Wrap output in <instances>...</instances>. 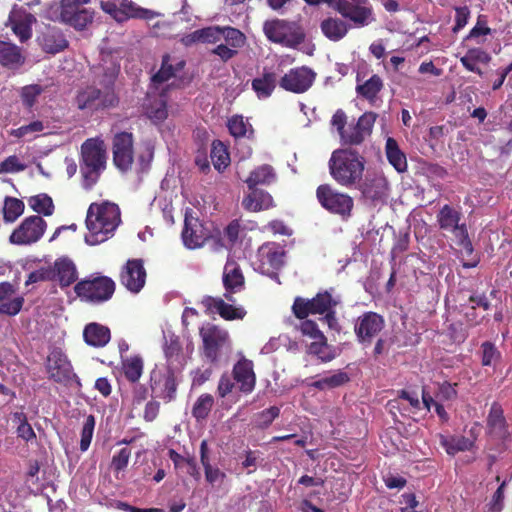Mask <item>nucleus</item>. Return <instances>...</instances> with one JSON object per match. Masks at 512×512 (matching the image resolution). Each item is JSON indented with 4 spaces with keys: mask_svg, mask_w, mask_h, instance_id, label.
Instances as JSON below:
<instances>
[{
    "mask_svg": "<svg viewBox=\"0 0 512 512\" xmlns=\"http://www.w3.org/2000/svg\"><path fill=\"white\" fill-rule=\"evenodd\" d=\"M92 85L80 89L75 97V104L82 111H99L116 107L119 97L115 92V82L119 74V66L111 64L98 67L94 71Z\"/></svg>",
    "mask_w": 512,
    "mask_h": 512,
    "instance_id": "nucleus-1",
    "label": "nucleus"
},
{
    "mask_svg": "<svg viewBox=\"0 0 512 512\" xmlns=\"http://www.w3.org/2000/svg\"><path fill=\"white\" fill-rule=\"evenodd\" d=\"M88 233L85 242L89 245H98L114 235L121 223V212L117 204L103 201L91 203L86 215Z\"/></svg>",
    "mask_w": 512,
    "mask_h": 512,
    "instance_id": "nucleus-2",
    "label": "nucleus"
},
{
    "mask_svg": "<svg viewBox=\"0 0 512 512\" xmlns=\"http://www.w3.org/2000/svg\"><path fill=\"white\" fill-rule=\"evenodd\" d=\"M365 166V157L351 147L334 150L328 161L331 178L346 188L357 187L362 182Z\"/></svg>",
    "mask_w": 512,
    "mask_h": 512,
    "instance_id": "nucleus-3",
    "label": "nucleus"
},
{
    "mask_svg": "<svg viewBox=\"0 0 512 512\" xmlns=\"http://www.w3.org/2000/svg\"><path fill=\"white\" fill-rule=\"evenodd\" d=\"M107 151L104 141L99 138H89L81 145L80 173L82 187L91 190L99 181L101 174L106 169Z\"/></svg>",
    "mask_w": 512,
    "mask_h": 512,
    "instance_id": "nucleus-4",
    "label": "nucleus"
},
{
    "mask_svg": "<svg viewBox=\"0 0 512 512\" xmlns=\"http://www.w3.org/2000/svg\"><path fill=\"white\" fill-rule=\"evenodd\" d=\"M115 289V281L100 274L82 279L74 286V292L82 301L93 304L110 300L115 293Z\"/></svg>",
    "mask_w": 512,
    "mask_h": 512,
    "instance_id": "nucleus-5",
    "label": "nucleus"
},
{
    "mask_svg": "<svg viewBox=\"0 0 512 512\" xmlns=\"http://www.w3.org/2000/svg\"><path fill=\"white\" fill-rule=\"evenodd\" d=\"M316 198L323 209L333 215L347 220L354 208L353 198L344 192L335 189L331 184H321L316 189Z\"/></svg>",
    "mask_w": 512,
    "mask_h": 512,
    "instance_id": "nucleus-6",
    "label": "nucleus"
},
{
    "mask_svg": "<svg viewBox=\"0 0 512 512\" xmlns=\"http://www.w3.org/2000/svg\"><path fill=\"white\" fill-rule=\"evenodd\" d=\"M263 31L268 40L287 48H296L305 40V33L300 26L282 19L266 21Z\"/></svg>",
    "mask_w": 512,
    "mask_h": 512,
    "instance_id": "nucleus-7",
    "label": "nucleus"
},
{
    "mask_svg": "<svg viewBox=\"0 0 512 512\" xmlns=\"http://www.w3.org/2000/svg\"><path fill=\"white\" fill-rule=\"evenodd\" d=\"M202 354L210 363H217L223 348L230 346L229 332L216 324L207 322L199 329Z\"/></svg>",
    "mask_w": 512,
    "mask_h": 512,
    "instance_id": "nucleus-8",
    "label": "nucleus"
},
{
    "mask_svg": "<svg viewBox=\"0 0 512 512\" xmlns=\"http://www.w3.org/2000/svg\"><path fill=\"white\" fill-rule=\"evenodd\" d=\"M330 7L356 27H365L375 20L368 0H331Z\"/></svg>",
    "mask_w": 512,
    "mask_h": 512,
    "instance_id": "nucleus-9",
    "label": "nucleus"
},
{
    "mask_svg": "<svg viewBox=\"0 0 512 512\" xmlns=\"http://www.w3.org/2000/svg\"><path fill=\"white\" fill-rule=\"evenodd\" d=\"M179 381L175 371L166 366L164 369H154L150 373V387L155 397L164 403H170L177 397Z\"/></svg>",
    "mask_w": 512,
    "mask_h": 512,
    "instance_id": "nucleus-10",
    "label": "nucleus"
},
{
    "mask_svg": "<svg viewBox=\"0 0 512 512\" xmlns=\"http://www.w3.org/2000/svg\"><path fill=\"white\" fill-rule=\"evenodd\" d=\"M257 258L259 271L272 279H277V272L284 265V249L275 242H266L258 248Z\"/></svg>",
    "mask_w": 512,
    "mask_h": 512,
    "instance_id": "nucleus-11",
    "label": "nucleus"
},
{
    "mask_svg": "<svg viewBox=\"0 0 512 512\" xmlns=\"http://www.w3.org/2000/svg\"><path fill=\"white\" fill-rule=\"evenodd\" d=\"M47 229V222L39 215L25 218L10 235V242L16 245H31L38 242Z\"/></svg>",
    "mask_w": 512,
    "mask_h": 512,
    "instance_id": "nucleus-12",
    "label": "nucleus"
},
{
    "mask_svg": "<svg viewBox=\"0 0 512 512\" xmlns=\"http://www.w3.org/2000/svg\"><path fill=\"white\" fill-rule=\"evenodd\" d=\"M385 320L376 312H365L359 316L354 326L356 338L360 344L367 347L384 329Z\"/></svg>",
    "mask_w": 512,
    "mask_h": 512,
    "instance_id": "nucleus-13",
    "label": "nucleus"
},
{
    "mask_svg": "<svg viewBox=\"0 0 512 512\" xmlns=\"http://www.w3.org/2000/svg\"><path fill=\"white\" fill-rule=\"evenodd\" d=\"M316 79V73L307 66L291 68L279 80V86L288 92L302 94L308 91Z\"/></svg>",
    "mask_w": 512,
    "mask_h": 512,
    "instance_id": "nucleus-14",
    "label": "nucleus"
},
{
    "mask_svg": "<svg viewBox=\"0 0 512 512\" xmlns=\"http://www.w3.org/2000/svg\"><path fill=\"white\" fill-rule=\"evenodd\" d=\"M134 137L130 132L116 133L112 140L113 163L119 170L131 169L134 161Z\"/></svg>",
    "mask_w": 512,
    "mask_h": 512,
    "instance_id": "nucleus-15",
    "label": "nucleus"
},
{
    "mask_svg": "<svg viewBox=\"0 0 512 512\" xmlns=\"http://www.w3.org/2000/svg\"><path fill=\"white\" fill-rule=\"evenodd\" d=\"M147 272L142 259H128L121 267L119 281L129 292L138 294L145 286Z\"/></svg>",
    "mask_w": 512,
    "mask_h": 512,
    "instance_id": "nucleus-16",
    "label": "nucleus"
},
{
    "mask_svg": "<svg viewBox=\"0 0 512 512\" xmlns=\"http://www.w3.org/2000/svg\"><path fill=\"white\" fill-rule=\"evenodd\" d=\"M181 237L183 244L189 249L202 247L210 237L209 230L199 218L192 215L191 209L187 210L185 213Z\"/></svg>",
    "mask_w": 512,
    "mask_h": 512,
    "instance_id": "nucleus-17",
    "label": "nucleus"
},
{
    "mask_svg": "<svg viewBox=\"0 0 512 512\" xmlns=\"http://www.w3.org/2000/svg\"><path fill=\"white\" fill-rule=\"evenodd\" d=\"M378 115L375 112H365L355 124H351L341 137V142L345 145H360L372 134L374 124Z\"/></svg>",
    "mask_w": 512,
    "mask_h": 512,
    "instance_id": "nucleus-18",
    "label": "nucleus"
},
{
    "mask_svg": "<svg viewBox=\"0 0 512 512\" xmlns=\"http://www.w3.org/2000/svg\"><path fill=\"white\" fill-rule=\"evenodd\" d=\"M201 304L207 314L217 313L227 321L242 320L247 314L242 306L226 303L221 297L204 296Z\"/></svg>",
    "mask_w": 512,
    "mask_h": 512,
    "instance_id": "nucleus-19",
    "label": "nucleus"
},
{
    "mask_svg": "<svg viewBox=\"0 0 512 512\" xmlns=\"http://www.w3.org/2000/svg\"><path fill=\"white\" fill-rule=\"evenodd\" d=\"M36 42L47 54H58L68 48L69 42L63 31L55 26H46L37 35Z\"/></svg>",
    "mask_w": 512,
    "mask_h": 512,
    "instance_id": "nucleus-20",
    "label": "nucleus"
},
{
    "mask_svg": "<svg viewBox=\"0 0 512 512\" xmlns=\"http://www.w3.org/2000/svg\"><path fill=\"white\" fill-rule=\"evenodd\" d=\"M47 372L57 383L69 382L75 374L67 356L60 350H53L47 358Z\"/></svg>",
    "mask_w": 512,
    "mask_h": 512,
    "instance_id": "nucleus-21",
    "label": "nucleus"
},
{
    "mask_svg": "<svg viewBox=\"0 0 512 512\" xmlns=\"http://www.w3.org/2000/svg\"><path fill=\"white\" fill-rule=\"evenodd\" d=\"M461 219L462 213L448 204H445L436 215L439 228L452 233L455 238L463 236L467 230L465 223H461Z\"/></svg>",
    "mask_w": 512,
    "mask_h": 512,
    "instance_id": "nucleus-22",
    "label": "nucleus"
},
{
    "mask_svg": "<svg viewBox=\"0 0 512 512\" xmlns=\"http://www.w3.org/2000/svg\"><path fill=\"white\" fill-rule=\"evenodd\" d=\"M361 191L364 198L374 203L382 202L386 199L389 190V183L382 175L367 177L356 187Z\"/></svg>",
    "mask_w": 512,
    "mask_h": 512,
    "instance_id": "nucleus-23",
    "label": "nucleus"
},
{
    "mask_svg": "<svg viewBox=\"0 0 512 512\" xmlns=\"http://www.w3.org/2000/svg\"><path fill=\"white\" fill-rule=\"evenodd\" d=\"M233 379L238 384L239 390L244 394H250L256 385V375L253 370V362L246 358L237 361L232 369Z\"/></svg>",
    "mask_w": 512,
    "mask_h": 512,
    "instance_id": "nucleus-24",
    "label": "nucleus"
},
{
    "mask_svg": "<svg viewBox=\"0 0 512 512\" xmlns=\"http://www.w3.org/2000/svg\"><path fill=\"white\" fill-rule=\"evenodd\" d=\"M186 65L184 60H173L169 54H164L160 69L151 77L150 88L158 90L160 86L171 78H174L178 72L182 71Z\"/></svg>",
    "mask_w": 512,
    "mask_h": 512,
    "instance_id": "nucleus-25",
    "label": "nucleus"
},
{
    "mask_svg": "<svg viewBox=\"0 0 512 512\" xmlns=\"http://www.w3.org/2000/svg\"><path fill=\"white\" fill-rule=\"evenodd\" d=\"M224 297L234 302L233 294L244 289L245 279L240 267L236 263H227L223 271Z\"/></svg>",
    "mask_w": 512,
    "mask_h": 512,
    "instance_id": "nucleus-26",
    "label": "nucleus"
},
{
    "mask_svg": "<svg viewBox=\"0 0 512 512\" xmlns=\"http://www.w3.org/2000/svg\"><path fill=\"white\" fill-rule=\"evenodd\" d=\"M14 293L15 290L11 283H0V314L15 316L21 311L24 298L18 296L10 299Z\"/></svg>",
    "mask_w": 512,
    "mask_h": 512,
    "instance_id": "nucleus-27",
    "label": "nucleus"
},
{
    "mask_svg": "<svg viewBox=\"0 0 512 512\" xmlns=\"http://www.w3.org/2000/svg\"><path fill=\"white\" fill-rule=\"evenodd\" d=\"M54 280L59 281V285L64 288L73 284L77 278V268L72 260L67 257L58 258L52 266Z\"/></svg>",
    "mask_w": 512,
    "mask_h": 512,
    "instance_id": "nucleus-28",
    "label": "nucleus"
},
{
    "mask_svg": "<svg viewBox=\"0 0 512 512\" xmlns=\"http://www.w3.org/2000/svg\"><path fill=\"white\" fill-rule=\"evenodd\" d=\"M83 338L87 345L102 348L109 343L111 332L107 326L91 322L84 327Z\"/></svg>",
    "mask_w": 512,
    "mask_h": 512,
    "instance_id": "nucleus-29",
    "label": "nucleus"
},
{
    "mask_svg": "<svg viewBox=\"0 0 512 512\" xmlns=\"http://www.w3.org/2000/svg\"><path fill=\"white\" fill-rule=\"evenodd\" d=\"M242 200V206L249 212L268 210L274 206L273 197L262 189H253Z\"/></svg>",
    "mask_w": 512,
    "mask_h": 512,
    "instance_id": "nucleus-30",
    "label": "nucleus"
},
{
    "mask_svg": "<svg viewBox=\"0 0 512 512\" xmlns=\"http://www.w3.org/2000/svg\"><path fill=\"white\" fill-rule=\"evenodd\" d=\"M384 83L381 77L373 74L368 80L360 83L357 76L356 93L359 97L364 98L369 104L374 105L378 99V94L383 89Z\"/></svg>",
    "mask_w": 512,
    "mask_h": 512,
    "instance_id": "nucleus-31",
    "label": "nucleus"
},
{
    "mask_svg": "<svg viewBox=\"0 0 512 512\" xmlns=\"http://www.w3.org/2000/svg\"><path fill=\"white\" fill-rule=\"evenodd\" d=\"M60 17L76 30H83L92 23L93 12L86 8L61 9Z\"/></svg>",
    "mask_w": 512,
    "mask_h": 512,
    "instance_id": "nucleus-32",
    "label": "nucleus"
},
{
    "mask_svg": "<svg viewBox=\"0 0 512 512\" xmlns=\"http://www.w3.org/2000/svg\"><path fill=\"white\" fill-rule=\"evenodd\" d=\"M277 85V74L273 71L263 69L261 76L251 81L252 90L259 99H266L272 95Z\"/></svg>",
    "mask_w": 512,
    "mask_h": 512,
    "instance_id": "nucleus-33",
    "label": "nucleus"
},
{
    "mask_svg": "<svg viewBox=\"0 0 512 512\" xmlns=\"http://www.w3.org/2000/svg\"><path fill=\"white\" fill-rule=\"evenodd\" d=\"M25 57L21 49L10 42L0 40V64L9 69H16L23 65Z\"/></svg>",
    "mask_w": 512,
    "mask_h": 512,
    "instance_id": "nucleus-34",
    "label": "nucleus"
},
{
    "mask_svg": "<svg viewBox=\"0 0 512 512\" xmlns=\"http://www.w3.org/2000/svg\"><path fill=\"white\" fill-rule=\"evenodd\" d=\"M320 28L324 36L334 42L344 38L349 30L348 24L337 17L324 19L320 24Z\"/></svg>",
    "mask_w": 512,
    "mask_h": 512,
    "instance_id": "nucleus-35",
    "label": "nucleus"
},
{
    "mask_svg": "<svg viewBox=\"0 0 512 512\" xmlns=\"http://www.w3.org/2000/svg\"><path fill=\"white\" fill-rule=\"evenodd\" d=\"M385 152L388 162L395 168L399 173H404L408 169V163L406 155L401 151L397 141L389 137L386 140Z\"/></svg>",
    "mask_w": 512,
    "mask_h": 512,
    "instance_id": "nucleus-36",
    "label": "nucleus"
},
{
    "mask_svg": "<svg viewBox=\"0 0 512 512\" xmlns=\"http://www.w3.org/2000/svg\"><path fill=\"white\" fill-rule=\"evenodd\" d=\"M147 117L155 124L162 123L168 117L166 89H163L158 98L150 100L146 106Z\"/></svg>",
    "mask_w": 512,
    "mask_h": 512,
    "instance_id": "nucleus-37",
    "label": "nucleus"
},
{
    "mask_svg": "<svg viewBox=\"0 0 512 512\" xmlns=\"http://www.w3.org/2000/svg\"><path fill=\"white\" fill-rule=\"evenodd\" d=\"M144 362L141 356L134 355L122 359L121 371L126 378L132 384H136L143 374Z\"/></svg>",
    "mask_w": 512,
    "mask_h": 512,
    "instance_id": "nucleus-38",
    "label": "nucleus"
},
{
    "mask_svg": "<svg viewBox=\"0 0 512 512\" xmlns=\"http://www.w3.org/2000/svg\"><path fill=\"white\" fill-rule=\"evenodd\" d=\"M168 456L173 462L175 469L183 470L197 481L200 479L201 474L194 457H184L174 449L168 451Z\"/></svg>",
    "mask_w": 512,
    "mask_h": 512,
    "instance_id": "nucleus-39",
    "label": "nucleus"
},
{
    "mask_svg": "<svg viewBox=\"0 0 512 512\" xmlns=\"http://www.w3.org/2000/svg\"><path fill=\"white\" fill-rule=\"evenodd\" d=\"M11 29L13 33L19 38L20 42L28 41L32 36L31 25L36 21L32 14H25L23 17L10 16Z\"/></svg>",
    "mask_w": 512,
    "mask_h": 512,
    "instance_id": "nucleus-40",
    "label": "nucleus"
},
{
    "mask_svg": "<svg viewBox=\"0 0 512 512\" xmlns=\"http://www.w3.org/2000/svg\"><path fill=\"white\" fill-rule=\"evenodd\" d=\"M275 179V173L270 165H262L250 172L246 179L249 190L257 189V185H269Z\"/></svg>",
    "mask_w": 512,
    "mask_h": 512,
    "instance_id": "nucleus-41",
    "label": "nucleus"
},
{
    "mask_svg": "<svg viewBox=\"0 0 512 512\" xmlns=\"http://www.w3.org/2000/svg\"><path fill=\"white\" fill-rule=\"evenodd\" d=\"M120 9L122 11L123 16L125 17V21L130 18L152 20L159 15V13L153 10L138 6L135 2L131 0H121Z\"/></svg>",
    "mask_w": 512,
    "mask_h": 512,
    "instance_id": "nucleus-42",
    "label": "nucleus"
},
{
    "mask_svg": "<svg viewBox=\"0 0 512 512\" xmlns=\"http://www.w3.org/2000/svg\"><path fill=\"white\" fill-rule=\"evenodd\" d=\"M349 381V375L344 371L338 370L336 373L330 376H325L319 380L312 382L310 386L320 391H324L327 389L338 388L340 386L345 385Z\"/></svg>",
    "mask_w": 512,
    "mask_h": 512,
    "instance_id": "nucleus-43",
    "label": "nucleus"
},
{
    "mask_svg": "<svg viewBox=\"0 0 512 512\" xmlns=\"http://www.w3.org/2000/svg\"><path fill=\"white\" fill-rule=\"evenodd\" d=\"M440 444L449 455H455L458 452L468 451L473 446V442L465 436H441Z\"/></svg>",
    "mask_w": 512,
    "mask_h": 512,
    "instance_id": "nucleus-44",
    "label": "nucleus"
},
{
    "mask_svg": "<svg viewBox=\"0 0 512 512\" xmlns=\"http://www.w3.org/2000/svg\"><path fill=\"white\" fill-rule=\"evenodd\" d=\"M308 353L317 356L324 363L330 362L336 357L335 349L328 345L325 336L322 339L314 340L308 346Z\"/></svg>",
    "mask_w": 512,
    "mask_h": 512,
    "instance_id": "nucleus-45",
    "label": "nucleus"
},
{
    "mask_svg": "<svg viewBox=\"0 0 512 512\" xmlns=\"http://www.w3.org/2000/svg\"><path fill=\"white\" fill-rule=\"evenodd\" d=\"M214 405V397L209 393L201 394L195 401L192 407V416L201 422L205 420L212 410Z\"/></svg>",
    "mask_w": 512,
    "mask_h": 512,
    "instance_id": "nucleus-46",
    "label": "nucleus"
},
{
    "mask_svg": "<svg viewBox=\"0 0 512 512\" xmlns=\"http://www.w3.org/2000/svg\"><path fill=\"white\" fill-rule=\"evenodd\" d=\"M210 157L215 169L219 172L229 165V153L226 146L220 140L212 142Z\"/></svg>",
    "mask_w": 512,
    "mask_h": 512,
    "instance_id": "nucleus-47",
    "label": "nucleus"
},
{
    "mask_svg": "<svg viewBox=\"0 0 512 512\" xmlns=\"http://www.w3.org/2000/svg\"><path fill=\"white\" fill-rule=\"evenodd\" d=\"M28 204L33 211L45 216L52 215L55 209L52 198L45 193L31 196L28 199Z\"/></svg>",
    "mask_w": 512,
    "mask_h": 512,
    "instance_id": "nucleus-48",
    "label": "nucleus"
},
{
    "mask_svg": "<svg viewBox=\"0 0 512 512\" xmlns=\"http://www.w3.org/2000/svg\"><path fill=\"white\" fill-rule=\"evenodd\" d=\"M24 202L18 198L6 197L3 206V219L5 222H14L24 212Z\"/></svg>",
    "mask_w": 512,
    "mask_h": 512,
    "instance_id": "nucleus-49",
    "label": "nucleus"
},
{
    "mask_svg": "<svg viewBox=\"0 0 512 512\" xmlns=\"http://www.w3.org/2000/svg\"><path fill=\"white\" fill-rule=\"evenodd\" d=\"M313 301L315 305L314 311L320 315L329 311L331 308H336V306L339 304V299L334 297L328 290L318 292L313 297Z\"/></svg>",
    "mask_w": 512,
    "mask_h": 512,
    "instance_id": "nucleus-50",
    "label": "nucleus"
},
{
    "mask_svg": "<svg viewBox=\"0 0 512 512\" xmlns=\"http://www.w3.org/2000/svg\"><path fill=\"white\" fill-rule=\"evenodd\" d=\"M44 87L39 84H30L20 89L19 95L23 106L31 110L37 102L38 97L44 92Z\"/></svg>",
    "mask_w": 512,
    "mask_h": 512,
    "instance_id": "nucleus-51",
    "label": "nucleus"
},
{
    "mask_svg": "<svg viewBox=\"0 0 512 512\" xmlns=\"http://www.w3.org/2000/svg\"><path fill=\"white\" fill-rule=\"evenodd\" d=\"M315 305L313 298L312 299H306L303 297H296L294 299L293 305H292V311L293 314L297 319H306L309 315H315L317 314L316 311H314Z\"/></svg>",
    "mask_w": 512,
    "mask_h": 512,
    "instance_id": "nucleus-52",
    "label": "nucleus"
},
{
    "mask_svg": "<svg viewBox=\"0 0 512 512\" xmlns=\"http://www.w3.org/2000/svg\"><path fill=\"white\" fill-rule=\"evenodd\" d=\"M487 424L494 431H504L506 420L504 417V411L498 402L492 403L487 418Z\"/></svg>",
    "mask_w": 512,
    "mask_h": 512,
    "instance_id": "nucleus-53",
    "label": "nucleus"
},
{
    "mask_svg": "<svg viewBox=\"0 0 512 512\" xmlns=\"http://www.w3.org/2000/svg\"><path fill=\"white\" fill-rule=\"evenodd\" d=\"M481 364L483 366H492L501 359V353L494 343L485 341L481 344Z\"/></svg>",
    "mask_w": 512,
    "mask_h": 512,
    "instance_id": "nucleus-54",
    "label": "nucleus"
},
{
    "mask_svg": "<svg viewBox=\"0 0 512 512\" xmlns=\"http://www.w3.org/2000/svg\"><path fill=\"white\" fill-rule=\"evenodd\" d=\"M279 415L280 408L277 406H271L255 414L254 422L258 428L266 429L276 418L279 417Z\"/></svg>",
    "mask_w": 512,
    "mask_h": 512,
    "instance_id": "nucleus-55",
    "label": "nucleus"
},
{
    "mask_svg": "<svg viewBox=\"0 0 512 512\" xmlns=\"http://www.w3.org/2000/svg\"><path fill=\"white\" fill-rule=\"evenodd\" d=\"M221 35L222 39L233 48H240L245 43V35L236 28L230 26L221 27Z\"/></svg>",
    "mask_w": 512,
    "mask_h": 512,
    "instance_id": "nucleus-56",
    "label": "nucleus"
},
{
    "mask_svg": "<svg viewBox=\"0 0 512 512\" xmlns=\"http://www.w3.org/2000/svg\"><path fill=\"white\" fill-rule=\"evenodd\" d=\"M228 130L235 138L244 137L251 125L241 115H233L227 123Z\"/></svg>",
    "mask_w": 512,
    "mask_h": 512,
    "instance_id": "nucleus-57",
    "label": "nucleus"
},
{
    "mask_svg": "<svg viewBox=\"0 0 512 512\" xmlns=\"http://www.w3.org/2000/svg\"><path fill=\"white\" fill-rule=\"evenodd\" d=\"M95 417L93 415H88L85 419L81 430V439H80V450L86 451L92 441L94 428H95Z\"/></svg>",
    "mask_w": 512,
    "mask_h": 512,
    "instance_id": "nucleus-58",
    "label": "nucleus"
},
{
    "mask_svg": "<svg viewBox=\"0 0 512 512\" xmlns=\"http://www.w3.org/2000/svg\"><path fill=\"white\" fill-rule=\"evenodd\" d=\"M44 129V123L40 120H35L27 125L20 126L17 129H12L10 131V135L16 138H24L30 134L40 133Z\"/></svg>",
    "mask_w": 512,
    "mask_h": 512,
    "instance_id": "nucleus-59",
    "label": "nucleus"
},
{
    "mask_svg": "<svg viewBox=\"0 0 512 512\" xmlns=\"http://www.w3.org/2000/svg\"><path fill=\"white\" fill-rule=\"evenodd\" d=\"M40 281H54V272L52 266L40 267L39 269L29 273L25 285L34 284Z\"/></svg>",
    "mask_w": 512,
    "mask_h": 512,
    "instance_id": "nucleus-60",
    "label": "nucleus"
},
{
    "mask_svg": "<svg viewBox=\"0 0 512 512\" xmlns=\"http://www.w3.org/2000/svg\"><path fill=\"white\" fill-rule=\"evenodd\" d=\"M130 457L131 449L127 447L120 449L118 453L112 457L111 468L113 471L116 473L123 471L127 467Z\"/></svg>",
    "mask_w": 512,
    "mask_h": 512,
    "instance_id": "nucleus-61",
    "label": "nucleus"
},
{
    "mask_svg": "<svg viewBox=\"0 0 512 512\" xmlns=\"http://www.w3.org/2000/svg\"><path fill=\"white\" fill-rule=\"evenodd\" d=\"M100 7L105 13L109 14L117 22L125 21V17L123 16L122 11L120 9L121 1H115V0L101 1Z\"/></svg>",
    "mask_w": 512,
    "mask_h": 512,
    "instance_id": "nucleus-62",
    "label": "nucleus"
},
{
    "mask_svg": "<svg viewBox=\"0 0 512 512\" xmlns=\"http://www.w3.org/2000/svg\"><path fill=\"white\" fill-rule=\"evenodd\" d=\"M200 43H217L222 40L221 27L210 26L199 29Z\"/></svg>",
    "mask_w": 512,
    "mask_h": 512,
    "instance_id": "nucleus-63",
    "label": "nucleus"
},
{
    "mask_svg": "<svg viewBox=\"0 0 512 512\" xmlns=\"http://www.w3.org/2000/svg\"><path fill=\"white\" fill-rule=\"evenodd\" d=\"M457 383L451 384L448 381H444L439 384L436 397L442 401H452L457 398Z\"/></svg>",
    "mask_w": 512,
    "mask_h": 512,
    "instance_id": "nucleus-64",
    "label": "nucleus"
}]
</instances>
